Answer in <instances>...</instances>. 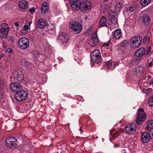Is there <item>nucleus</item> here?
Here are the masks:
<instances>
[{"label": "nucleus", "mask_w": 153, "mask_h": 153, "mask_svg": "<svg viewBox=\"0 0 153 153\" xmlns=\"http://www.w3.org/2000/svg\"><path fill=\"white\" fill-rule=\"evenodd\" d=\"M147 126L146 128L148 131L150 129L153 128V120L148 121L147 123Z\"/></svg>", "instance_id": "nucleus-28"}, {"label": "nucleus", "mask_w": 153, "mask_h": 153, "mask_svg": "<svg viewBox=\"0 0 153 153\" xmlns=\"http://www.w3.org/2000/svg\"><path fill=\"white\" fill-rule=\"evenodd\" d=\"M150 138H151V136L149 133H143L141 135V139L142 141L144 143H147L149 141Z\"/></svg>", "instance_id": "nucleus-17"}, {"label": "nucleus", "mask_w": 153, "mask_h": 153, "mask_svg": "<svg viewBox=\"0 0 153 153\" xmlns=\"http://www.w3.org/2000/svg\"><path fill=\"white\" fill-rule=\"evenodd\" d=\"M3 55H1L0 56V59L3 57Z\"/></svg>", "instance_id": "nucleus-55"}, {"label": "nucleus", "mask_w": 153, "mask_h": 153, "mask_svg": "<svg viewBox=\"0 0 153 153\" xmlns=\"http://www.w3.org/2000/svg\"><path fill=\"white\" fill-rule=\"evenodd\" d=\"M136 9V6L133 5L127 8V11L131 13L134 11Z\"/></svg>", "instance_id": "nucleus-32"}, {"label": "nucleus", "mask_w": 153, "mask_h": 153, "mask_svg": "<svg viewBox=\"0 0 153 153\" xmlns=\"http://www.w3.org/2000/svg\"><path fill=\"white\" fill-rule=\"evenodd\" d=\"M36 8L34 7H32L29 10L30 13H32L34 12L35 11Z\"/></svg>", "instance_id": "nucleus-41"}, {"label": "nucleus", "mask_w": 153, "mask_h": 153, "mask_svg": "<svg viewBox=\"0 0 153 153\" xmlns=\"http://www.w3.org/2000/svg\"><path fill=\"white\" fill-rule=\"evenodd\" d=\"M114 62L108 61L105 62V67L109 70L110 69L114 68Z\"/></svg>", "instance_id": "nucleus-24"}, {"label": "nucleus", "mask_w": 153, "mask_h": 153, "mask_svg": "<svg viewBox=\"0 0 153 153\" xmlns=\"http://www.w3.org/2000/svg\"><path fill=\"white\" fill-rule=\"evenodd\" d=\"M151 76L150 75H148L147 76V78L149 79H150L151 78Z\"/></svg>", "instance_id": "nucleus-52"}, {"label": "nucleus", "mask_w": 153, "mask_h": 153, "mask_svg": "<svg viewBox=\"0 0 153 153\" xmlns=\"http://www.w3.org/2000/svg\"><path fill=\"white\" fill-rule=\"evenodd\" d=\"M98 39H91L89 43V44L92 47H94L98 44Z\"/></svg>", "instance_id": "nucleus-25"}, {"label": "nucleus", "mask_w": 153, "mask_h": 153, "mask_svg": "<svg viewBox=\"0 0 153 153\" xmlns=\"http://www.w3.org/2000/svg\"><path fill=\"white\" fill-rule=\"evenodd\" d=\"M19 7L22 9H26L27 7V3L24 0H21L19 2Z\"/></svg>", "instance_id": "nucleus-22"}, {"label": "nucleus", "mask_w": 153, "mask_h": 153, "mask_svg": "<svg viewBox=\"0 0 153 153\" xmlns=\"http://www.w3.org/2000/svg\"><path fill=\"white\" fill-rule=\"evenodd\" d=\"M126 133L128 134H134L136 130V125L132 123L127 124L125 127Z\"/></svg>", "instance_id": "nucleus-9"}, {"label": "nucleus", "mask_w": 153, "mask_h": 153, "mask_svg": "<svg viewBox=\"0 0 153 153\" xmlns=\"http://www.w3.org/2000/svg\"><path fill=\"white\" fill-rule=\"evenodd\" d=\"M27 32V31L26 30H25L24 29H22L21 30V33H26Z\"/></svg>", "instance_id": "nucleus-47"}, {"label": "nucleus", "mask_w": 153, "mask_h": 153, "mask_svg": "<svg viewBox=\"0 0 153 153\" xmlns=\"http://www.w3.org/2000/svg\"><path fill=\"white\" fill-rule=\"evenodd\" d=\"M71 144H74V142H72L71 143Z\"/></svg>", "instance_id": "nucleus-56"}, {"label": "nucleus", "mask_w": 153, "mask_h": 153, "mask_svg": "<svg viewBox=\"0 0 153 153\" xmlns=\"http://www.w3.org/2000/svg\"><path fill=\"white\" fill-rule=\"evenodd\" d=\"M122 7V6L121 3L120 2L118 3L115 5V8L116 10L119 11L120 10Z\"/></svg>", "instance_id": "nucleus-33"}, {"label": "nucleus", "mask_w": 153, "mask_h": 153, "mask_svg": "<svg viewBox=\"0 0 153 153\" xmlns=\"http://www.w3.org/2000/svg\"><path fill=\"white\" fill-rule=\"evenodd\" d=\"M16 139L14 137L7 138L5 140V144L7 146L12 149L15 148L18 146Z\"/></svg>", "instance_id": "nucleus-4"}, {"label": "nucleus", "mask_w": 153, "mask_h": 153, "mask_svg": "<svg viewBox=\"0 0 153 153\" xmlns=\"http://www.w3.org/2000/svg\"><path fill=\"white\" fill-rule=\"evenodd\" d=\"M143 68L142 66H137L133 70V74L134 75H140L143 73Z\"/></svg>", "instance_id": "nucleus-18"}, {"label": "nucleus", "mask_w": 153, "mask_h": 153, "mask_svg": "<svg viewBox=\"0 0 153 153\" xmlns=\"http://www.w3.org/2000/svg\"><path fill=\"white\" fill-rule=\"evenodd\" d=\"M2 27L0 29V36L3 38H6L7 36L9 28L8 25L6 23H3Z\"/></svg>", "instance_id": "nucleus-10"}, {"label": "nucleus", "mask_w": 153, "mask_h": 153, "mask_svg": "<svg viewBox=\"0 0 153 153\" xmlns=\"http://www.w3.org/2000/svg\"><path fill=\"white\" fill-rule=\"evenodd\" d=\"M114 37L116 39H119L122 36V33L120 29H117L114 31L113 34Z\"/></svg>", "instance_id": "nucleus-20"}, {"label": "nucleus", "mask_w": 153, "mask_h": 153, "mask_svg": "<svg viewBox=\"0 0 153 153\" xmlns=\"http://www.w3.org/2000/svg\"><path fill=\"white\" fill-rule=\"evenodd\" d=\"M149 132L150 134H151V138L153 139V128L152 129H150L149 130Z\"/></svg>", "instance_id": "nucleus-39"}, {"label": "nucleus", "mask_w": 153, "mask_h": 153, "mask_svg": "<svg viewBox=\"0 0 153 153\" xmlns=\"http://www.w3.org/2000/svg\"><path fill=\"white\" fill-rule=\"evenodd\" d=\"M151 1V0H140V2L142 6L144 7L149 5Z\"/></svg>", "instance_id": "nucleus-27"}, {"label": "nucleus", "mask_w": 153, "mask_h": 153, "mask_svg": "<svg viewBox=\"0 0 153 153\" xmlns=\"http://www.w3.org/2000/svg\"><path fill=\"white\" fill-rule=\"evenodd\" d=\"M13 76L15 80L22 81L24 79V74L23 72L20 70L14 71L13 73Z\"/></svg>", "instance_id": "nucleus-11"}, {"label": "nucleus", "mask_w": 153, "mask_h": 153, "mask_svg": "<svg viewBox=\"0 0 153 153\" xmlns=\"http://www.w3.org/2000/svg\"><path fill=\"white\" fill-rule=\"evenodd\" d=\"M21 65L22 66L25 67V68L29 67L30 65L29 62L26 59H23L22 60Z\"/></svg>", "instance_id": "nucleus-29"}, {"label": "nucleus", "mask_w": 153, "mask_h": 153, "mask_svg": "<svg viewBox=\"0 0 153 153\" xmlns=\"http://www.w3.org/2000/svg\"><path fill=\"white\" fill-rule=\"evenodd\" d=\"M107 0H104V1H107Z\"/></svg>", "instance_id": "nucleus-58"}, {"label": "nucleus", "mask_w": 153, "mask_h": 153, "mask_svg": "<svg viewBox=\"0 0 153 153\" xmlns=\"http://www.w3.org/2000/svg\"><path fill=\"white\" fill-rule=\"evenodd\" d=\"M28 94L27 92L22 90L15 94V98L17 101L20 102L25 100L27 98Z\"/></svg>", "instance_id": "nucleus-3"}, {"label": "nucleus", "mask_w": 153, "mask_h": 153, "mask_svg": "<svg viewBox=\"0 0 153 153\" xmlns=\"http://www.w3.org/2000/svg\"><path fill=\"white\" fill-rule=\"evenodd\" d=\"M149 85L153 84V80H151L149 83Z\"/></svg>", "instance_id": "nucleus-51"}, {"label": "nucleus", "mask_w": 153, "mask_h": 153, "mask_svg": "<svg viewBox=\"0 0 153 153\" xmlns=\"http://www.w3.org/2000/svg\"><path fill=\"white\" fill-rule=\"evenodd\" d=\"M106 5H105V4H103L102 5L101 7H102L103 8L102 10H103V11L104 12L106 11Z\"/></svg>", "instance_id": "nucleus-40"}, {"label": "nucleus", "mask_w": 153, "mask_h": 153, "mask_svg": "<svg viewBox=\"0 0 153 153\" xmlns=\"http://www.w3.org/2000/svg\"><path fill=\"white\" fill-rule=\"evenodd\" d=\"M142 20L144 24L146 26L149 25L150 22V18L148 15L144 14L142 16Z\"/></svg>", "instance_id": "nucleus-19"}, {"label": "nucleus", "mask_w": 153, "mask_h": 153, "mask_svg": "<svg viewBox=\"0 0 153 153\" xmlns=\"http://www.w3.org/2000/svg\"><path fill=\"white\" fill-rule=\"evenodd\" d=\"M88 0H79L78 1H79L81 3L82 2L89 1Z\"/></svg>", "instance_id": "nucleus-48"}, {"label": "nucleus", "mask_w": 153, "mask_h": 153, "mask_svg": "<svg viewBox=\"0 0 153 153\" xmlns=\"http://www.w3.org/2000/svg\"><path fill=\"white\" fill-rule=\"evenodd\" d=\"M3 97V93L2 91L0 90V98H2Z\"/></svg>", "instance_id": "nucleus-46"}, {"label": "nucleus", "mask_w": 153, "mask_h": 153, "mask_svg": "<svg viewBox=\"0 0 153 153\" xmlns=\"http://www.w3.org/2000/svg\"><path fill=\"white\" fill-rule=\"evenodd\" d=\"M91 56L93 57V59H94L96 56H101L100 51L97 50H94L91 54Z\"/></svg>", "instance_id": "nucleus-26"}, {"label": "nucleus", "mask_w": 153, "mask_h": 153, "mask_svg": "<svg viewBox=\"0 0 153 153\" xmlns=\"http://www.w3.org/2000/svg\"><path fill=\"white\" fill-rule=\"evenodd\" d=\"M148 36H146L144 38V39L143 40V42H145V43H146V41H147V39H148Z\"/></svg>", "instance_id": "nucleus-43"}, {"label": "nucleus", "mask_w": 153, "mask_h": 153, "mask_svg": "<svg viewBox=\"0 0 153 153\" xmlns=\"http://www.w3.org/2000/svg\"><path fill=\"white\" fill-rule=\"evenodd\" d=\"M17 44L18 47L21 49H25L28 47L29 45V40L25 37H22L18 40Z\"/></svg>", "instance_id": "nucleus-5"}, {"label": "nucleus", "mask_w": 153, "mask_h": 153, "mask_svg": "<svg viewBox=\"0 0 153 153\" xmlns=\"http://www.w3.org/2000/svg\"><path fill=\"white\" fill-rule=\"evenodd\" d=\"M149 104L152 107H153V96L150 97L149 100Z\"/></svg>", "instance_id": "nucleus-34"}, {"label": "nucleus", "mask_w": 153, "mask_h": 153, "mask_svg": "<svg viewBox=\"0 0 153 153\" xmlns=\"http://www.w3.org/2000/svg\"><path fill=\"white\" fill-rule=\"evenodd\" d=\"M91 4L90 1L82 2L79 4L80 9L83 12L91 8Z\"/></svg>", "instance_id": "nucleus-12"}, {"label": "nucleus", "mask_w": 153, "mask_h": 153, "mask_svg": "<svg viewBox=\"0 0 153 153\" xmlns=\"http://www.w3.org/2000/svg\"><path fill=\"white\" fill-rule=\"evenodd\" d=\"M151 51V47L150 46H149L147 49V50L145 51V54L146 56L148 55L150 53Z\"/></svg>", "instance_id": "nucleus-35"}, {"label": "nucleus", "mask_w": 153, "mask_h": 153, "mask_svg": "<svg viewBox=\"0 0 153 153\" xmlns=\"http://www.w3.org/2000/svg\"><path fill=\"white\" fill-rule=\"evenodd\" d=\"M96 38H98V37L97 33H95L92 34L91 36V39H94Z\"/></svg>", "instance_id": "nucleus-38"}, {"label": "nucleus", "mask_w": 153, "mask_h": 153, "mask_svg": "<svg viewBox=\"0 0 153 153\" xmlns=\"http://www.w3.org/2000/svg\"><path fill=\"white\" fill-rule=\"evenodd\" d=\"M128 42L127 40H124L121 43L120 47L124 48H127L128 45Z\"/></svg>", "instance_id": "nucleus-30"}, {"label": "nucleus", "mask_w": 153, "mask_h": 153, "mask_svg": "<svg viewBox=\"0 0 153 153\" xmlns=\"http://www.w3.org/2000/svg\"><path fill=\"white\" fill-rule=\"evenodd\" d=\"M92 61L93 63H98L101 61L102 57L101 56H96L94 59H93V57H91Z\"/></svg>", "instance_id": "nucleus-31"}, {"label": "nucleus", "mask_w": 153, "mask_h": 153, "mask_svg": "<svg viewBox=\"0 0 153 153\" xmlns=\"http://www.w3.org/2000/svg\"><path fill=\"white\" fill-rule=\"evenodd\" d=\"M108 20L113 24L115 25L117 23V16L114 11L109 13Z\"/></svg>", "instance_id": "nucleus-13"}, {"label": "nucleus", "mask_w": 153, "mask_h": 153, "mask_svg": "<svg viewBox=\"0 0 153 153\" xmlns=\"http://www.w3.org/2000/svg\"><path fill=\"white\" fill-rule=\"evenodd\" d=\"M142 39L141 36H137L132 37L129 41V44L131 48L136 49L140 46Z\"/></svg>", "instance_id": "nucleus-1"}, {"label": "nucleus", "mask_w": 153, "mask_h": 153, "mask_svg": "<svg viewBox=\"0 0 153 153\" xmlns=\"http://www.w3.org/2000/svg\"><path fill=\"white\" fill-rule=\"evenodd\" d=\"M14 24L16 27H18L19 26V24L17 22H15Z\"/></svg>", "instance_id": "nucleus-50"}, {"label": "nucleus", "mask_w": 153, "mask_h": 153, "mask_svg": "<svg viewBox=\"0 0 153 153\" xmlns=\"http://www.w3.org/2000/svg\"><path fill=\"white\" fill-rule=\"evenodd\" d=\"M47 22L45 19L43 18H40L37 21V25L38 27L41 29L45 28L47 25Z\"/></svg>", "instance_id": "nucleus-15"}, {"label": "nucleus", "mask_w": 153, "mask_h": 153, "mask_svg": "<svg viewBox=\"0 0 153 153\" xmlns=\"http://www.w3.org/2000/svg\"><path fill=\"white\" fill-rule=\"evenodd\" d=\"M109 41H108V42L104 44H103V46H109Z\"/></svg>", "instance_id": "nucleus-45"}, {"label": "nucleus", "mask_w": 153, "mask_h": 153, "mask_svg": "<svg viewBox=\"0 0 153 153\" xmlns=\"http://www.w3.org/2000/svg\"><path fill=\"white\" fill-rule=\"evenodd\" d=\"M24 28L26 30H28L29 29L28 26L27 25H25L24 26Z\"/></svg>", "instance_id": "nucleus-44"}, {"label": "nucleus", "mask_w": 153, "mask_h": 153, "mask_svg": "<svg viewBox=\"0 0 153 153\" xmlns=\"http://www.w3.org/2000/svg\"><path fill=\"white\" fill-rule=\"evenodd\" d=\"M57 39L60 42L64 43V42H66L68 41V37L66 33L62 32L60 33L57 37Z\"/></svg>", "instance_id": "nucleus-14"}, {"label": "nucleus", "mask_w": 153, "mask_h": 153, "mask_svg": "<svg viewBox=\"0 0 153 153\" xmlns=\"http://www.w3.org/2000/svg\"><path fill=\"white\" fill-rule=\"evenodd\" d=\"M69 27L77 33H80L82 30V26L79 23L76 22H72L69 25Z\"/></svg>", "instance_id": "nucleus-6"}, {"label": "nucleus", "mask_w": 153, "mask_h": 153, "mask_svg": "<svg viewBox=\"0 0 153 153\" xmlns=\"http://www.w3.org/2000/svg\"><path fill=\"white\" fill-rule=\"evenodd\" d=\"M49 9L48 4L46 2H44L42 4L41 10L42 12L43 13H45Z\"/></svg>", "instance_id": "nucleus-23"}, {"label": "nucleus", "mask_w": 153, "mask_h": 153, "mask_svg": "<svg viewBox=\"0 0 153 153\" xmlns=\"http://www.w3.org/2000/svg\"><path fill=\"white\" fill-rule=\"evenodd\" d=\"M32 23V22H29L28 23V24H29V27L30 26V25Z\"/></svg>", "instance_id": "nucleus-53"}, {"label": "nucleus", "mask_w": 153, "mask_h": 153, "mask_svg": "<svg viewBox=\"0 0 153 153\" xmlns=\"http://www.w3.org/2000/svg\"><path fill=\"white\" fill-rule=\"evenodd\" d=\"M10 90L15 94L22 89L21 84L17 82H11L10 84Z\"/></svg>", "instance_id": "nucleus-8"}, {"label": "nucleus", "mask_w": 153, "mask_h": 153, "mask_svg": "<svg viewBox=\"0 0 153 153\" xmlns=\"http://www.w3.org/2000/svg\"><path fill=\"white\" fill-rule=\"evenodd\" d=\"M146 114L144 112L143 109V108L139 109L136 117V124L139 125H141L146 119Z\"/></svg>", "instance_id": "nucleus-2"}, {"label": "nucleus", "mask_w": 153, "mask_h": 153, "mask_svg": "<svg viewBox=\"0 0 153 153\" xmlns=\"http://www.w3.org/2000/svg\"><path fill=\"white\" fill-rule=\"evenodd\" d=\"M107 18L104 16L101 17L100 21L99 27L107 26Z\"/></svg>", "instance_id": "nucleus-21"}, {"label": "nucleus", "mask_w": 153, "mask_h": 153, "mask_svg": "<svg viewBox=\"0 0 153 153\" xmlns=\"http://www.w3.org/2000/svg\"><path fill=\"white\" fill-rule=\"evenodd\" d=\"M153 65V62H150L149 64V67H152V66Z\"/></svg>", "instance_id": "nucleus-49"}, {"label": "nucleus", "mask_w": 153, "mask_h": 153, "mask_svg": "<svg viewBox=\"0 0 153 153\" xmlns=\"http://www.w3.org/2000/svg\"><path fill=\"white\" fill-rule=\"evenodd\" d=\"M151 62H153V58L152 59V61H151Z\"/></svg>", "instance_id": "nucleus-57"}, {"label": "nucleus", "mask_w": 153, "mask_h": 153, "mask_svg": "<svg viewBox=\"0 0 153 153\" xmlns=\"http://www.w3.org/2000/svg\"><path fill=\"white\" fill-rule=\"evenodd\" d=\"M7 51L9 53H12V50L11 48H8L7 49Z\"/></svg>", "instance_id": "nucleus-42"}, {"label": "nucleus", "mask_w": 153, "mask_h": 153, "mask_svg": "<svg viewBox=\"0 0 153 153\" xmlns=\"http://www.w3.org/2000/svg\"><path fill=\"white\" fill-rule=\"evenodd\" d=\"M34 54L35 58H38L40 54L38 51H37L34 52Z\"/></svg>", "instance_id": "nucleus-37"}, {"label": "nucleus", "mask_w": 153, "mask_h": 153, "mask_svg": "<svg viewBox=\"0 0 153 153\" xmlns=\"http://www.w3.org/2000/svg\"><path fill=\"white\" fill-rule=\"evenodd\" d=\"M88 16H85V17H84V19L85 20H86L87 19Z\"/></svg>", "instance_id": "nucleus-54"}, {"label": "nucleus", "mask_w": 153, "mask_h": 153, "mask_svg": "<svg viewBox=\"0 0 153 153\" xmlns=\"http://www.w3.org/2000/svg\"><path fill=\"white\" fill-rule=\"evenodd\" d=\"M70 3L73 10H78L80 9L79 4L81 3L78 0H74L70 1Z\"/></svg>", "instance_id": "nucleus-16"}, {"label": "nucleus", "mask_w": 153, "mask_h": 153, "mask_svg": "<svg viewBox=\"0 0 153 153\" xmlns=\"http://www.w3.org/2000/svg\"><path fill=\"white\" fill-rule=\"evenodd\" d=\"M15 39L13 36H10L8 38V40L10 41L11 43L14 41Z\"/></svg>", "instance_id": "nucleus-36"}, {"label": "nucleus", "mask_w": 153, "mask_h": 153, "mask_svg": "<svg viewBox=\"0 0 153 153\" xmlns=\"http://www.w3.org/2000/svg\"><path fill=\"white\" fill-rule=\"evenodd\" d=\"M134 57L137 60H139L143 56H146L145 49L144 48L142 47L137 50L134 52Z\"/></svg>", "instance_id": "nucleus-7"}]
</instances>
